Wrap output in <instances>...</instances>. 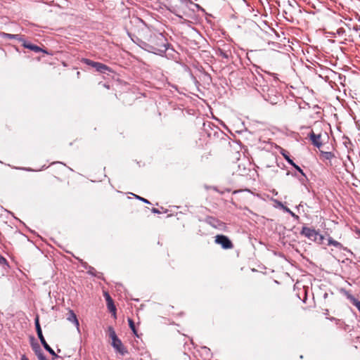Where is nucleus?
<instances>
[{
  "label": "nucleus",
  "instance_id": "1",
  "mask_svg": "<svg viewBox=\"0 0 360 360\" xmlns=\"http://www.w3.org/2000/svg\"><path fill=\"white\" fill-rule=\"evenodd\" d=\"M249 82L252 84L255 89L259 92L263 98L266 101H271V103L274 102V100L271 101L270 94H273L276 89L272 87L270 88L266 81L264 79L262 74L259 72L258 67H255L254 70H251L250 73L248 76Z\"/></svg>",
  "mask_w": 360,
  "mask_h": 360
},
{
  "label": "nucleus",
  "instance_id": "5",
  "mask_svg": "<svg viewBox=\"0 0 360 360\" xmlns=\"http://www.w3.org/2000/svg\"><path fill=\"white\" fill-rule=\"evenodd\" d=\"M109 336L112 340V346L113 348L122 355L127 353V349L123 345L122 341L117 338L115 330L112 327L108 328Z\"/></svg>",
  "mask_w": 360,
  "mask_h": 360
},
{
  "label": "nucleus",
  "instance_id": "23",
  "mask_svg": "<svg viewBox=\"0 0 360 360\" xmlns=\"http://www.w3.org/2000/svg\"><path fill=\"white\" fill-rule=\"evenodd\" d=\"M96 269L92 266L88 267V271L87 273L91 276H96Z\"/></svg>",
  "mask_w": 360,
  "mask_h": 360
},
{
  "label": "nucleus",
  "instance_id": "33",
  "mask_svg": "<svg viewBox=\"0 0 360 360\" xmlns=\"http://www.w3.org/2000/svg\"><path fill=\"white\" fill-rule=\"evenodd\" d=\"M21 360H29L25 355H22L21 357Z\"/></svg>",
  "mask_w": 360,
  "mask_h": 360
},
{
  "label": "nucleus",
  "instance_id": "18",
  "mask_svg": "<svg viewBox=\"0 0 360 360\" xmlns=\"http://www.w3.org/2000/svg\"><path fill=\"white\" fill-rule=\"evenodd\" d=\"M128 322H129V328H131V330H132L134 334L135 335L138 336L137 331L136 330L135 325H134V323L133 320L131 319H128Z\"/></svg>",
  "mask_w": 360,
  "mask_h": 360
},
{
  "label": "nucleus",
  "instance_id": "20",
  "mask_svg": "<svg viewBox=\"0 0 360 360\" xmlns=\"http://www.w3.org/2000/svg\"><path fill=\"white\" fill-rule=\"evenodd\" d=\"M279 205H281L283 207V210L286 212L289 213L292 217H294L295 219L299 218V217L296 215L294 212H292L289 208H288L287 207H284L281 202H279Z\"/></svg>",
  "mask_w": 360,
  "mask_h": 360
},
{
  "label": "nucleus",
  "instance_id": "31",
  "mask_svg": "<svg viewBox=\"0 0 360 360\" xmlns=\"http://www.w3.org/2000/svg\"><path fill=\"white\" fill-rule=\"evenodd\" d=\"M34 353H35V354L37 356V355H39V354H42L43 352H42V351H41V348H39V349H38L37 350H35V351H34Z\"/></svg>",
  "mask_w": 360,
  "mask_h": 360
},
{
  "label": "nucleus",
  "instance_id": "25",
  "mask_svg": "<svg viewBox=\"0 0 360 360\" xmlns=\"http://www.w3.org/2000/svg\"><path fill=\"white\" fill-rule=\"evenodd\" d=\"M136 198L140 200H141L142 202H145V203H147V204H150V202L147 200V199H145L142 197H140L139 195H135Z\"/></svg>",
  "mask_w": 360,
  "mask_h": 360
},
{
  "label": "nucleus",
  "instance_id": "26",
  "mask_svg": "<svg viewBox=\"0 0 360 360\" xmlns=\"http://www.w3.org/2000/svg\"><path fill=\"white\" fill-rule=\"evenodd\" d=\"M39 360H48L44 353L37 356Z\"/></svg>",
  "mask_w": 360,
  "mask_h": 360
},
{
  "label": "nucleus",
  "instance_id": "8",
  "mask_svg": "<svg viewBox=\"0 0 360 360\" xmlns=\"http://www.w3.org/2000/svg\"><path fill=\"white\" fill-rule=\"evenodd\" d=\"M227 49L218 48L216 54L221 58L229 60L232 58V52L229 46H226Z\"/></svg>",
  "mask_w": 360,
  "mask_h": 360
},
{
  "label": "nucleus",
  "instance_id": "12",
  "mask_svg": "<svg viewBox=\"0 0 360 360\" xmlns=\"http://www.w3.org/2000/svg\"><path fill=\"white\" fill-rule=\"evenodd\" d=\"M320 155L323 160L330 161L333 158H335V155L332 152H326L323 150L320 151Z\"/></svg>",
  "mask_w": 360,
  "mask_h": 360
},
{
  "label": "nucleus",
  "instance_id": "10",
  "mask_svg": "<svg viewBox=\"0 0 360 360\" xmlns=\"http://www.w3.org/2000/svg\"><path fill=\"white\" fill-rule=\"evenodd\" d=\"M22 46L26 48V49H28L31 51H33L36 53H39V52H44L46 53V51L44 50H43L41 48H40L39 46H37V45H34V44H32L31 43H28L25 41L23 40V44H22Z\"/></svg>",
  "mask_w": 360,
  "mask_h": 360
},
{
  "label": "nucleus",
  "instance_id": "29",
  "mask_svg": "<svg viewBox=\"0 0 360 360\" xmlns=\"http://www.w3.org/2000/svg\"><path fill=\"white\" fill-rule=\"evenodd\" d=\"M345 32L344 28H339L337 30V33L339 34V35H342Z\"/></svg>",
  "mask_w": 360,
  "mask_h": 360
},
{
  "label": "nucleus",
  "instance_id": "16",
  "mask_svg": "<svg viewBox=\"0 0 360 360\" xmlns=\"http://www.w3.org/2000/svg\"><path fill=\"white\" fill-rule=\"evenodd\" d=\"M328 245H333V246H334V247H335V248H337L338 249H342L343 248L342 245L340 242H338L337 240H335L331 237H329L328 238Z\"/></svg>",
  "mask_w": 360,
  "mask_h": 360
},
{
  "label": "nucleus",
  "instance_id": "24",
  "mask_svg": "<svg viewBox=\"0 0 360 360\" xmlns=\"http://www.w3.org/2000/svg\"><path fill=\"white\" fill-rule=\"evenodd\" d=\"M0 264L6 265L8 266V262L6 259L0 255Z\"/></svg>",
  "mask_w": 360,
  "mask_h": 360
},
{
  "label": "nucleus",
  "instance_id": "19",
  "mask_svg": "<svg viewBox=\"0 0 360 360\" xmlns=\"http://www.w3.org/2000/svg\"><path fill=\"white\" fill-rule=\"evenodd\" d=\"M298 172L300 173L301 176H304V179H305L306 178V174H304V172H303V170L298 166L297 165L295 162H293L292 165H291Z\"/></svg>",
  "mask_w": 360,
  "mask_h": 360
},
{
  "label": "nucleus",
  "instance_id": "22",
  "mask_svg": "<svg viewBox=\"0 0 360 360\" xmlns=\"http://www.w3.org/2000/svg\"><path fill=\"white\" fill-rule=\"evenodd\" d=\"M83 62L85 64H86L88 65H90V66H91L93 68L95 66V64L96 63V62H94V61H93V60H91L90 59H88V58H84L83 59Z\"/></svg>",
  "mask_w": 360,
  "mask_h": 360
},
{
  "label": "nucleus",
  "instance_id": "30",
  "mask_svg": "<svg viewBox=\"0 0 360 360\" xmlns=\"http://www.w3.org/2000/svg\"><path fill=\"white\" fill-rule=\"evenodd\" d=\"M104 296H105L106 302L108 301V299L111 298L110 295L107 292H104Z\"/></svg>",
  "mask_w": 360,
  "mask_h": 360
},
{
  "label": "nucleus",
  "instance_id": "9",
  "mask_svg": "<svg viewBox=\"0 0 360 360\" xmlns=\"http://www.w3.org/2000/svg\"><path fill=\"white\" fill-rule=\"evenodd\" d=\"M67 319L70 322H72L76 326L77 329L79 330V321L77 318L76 314H75V312L72 310L69 311Z\"/></svg>",
  "mask_w": 360,
  "mask_h": 360
},
{
  "label": "nucleus",
  "instance_id": "4",
  "mask_svg": "<svg viewBox=\"0 0 360 360\" xmlns=\"http://www.w3.org/2000/svg\"><path fill=\"white\" fill-rule=\"evenodd\" d=\"M300 234L305 236L308 239L321 244L323 241L324 236L316 231L314 229H311L307 226H303Z\"/></svg>",
  "mask_w": 360,
  "mask_h": 360
},
{
  "label": "nucleus",
  "instance_id": "15",
  "mask_svg": "<svg viewBox=\"0 0 360 360\" xmlns=\"http://www.w3.org/2000/svg\"><path fill=\"white\" fill-rule=\"evenodd\" d=\"M98 72L105 73L108 70V67L103 63L96 62L94 67Z\"/></svg>",
  "mask_w": 360,
  "mask_h": 360
},
{
  "label": "nucleus",
  "instance_id": "32",
  "mask_svg": "<svg viewBox=\"0 0 360 360\" xmlns=\"http://www.w3.org/2000/svg\"><path fill=\"white\" fill-rule=\"evenodd\" d=\"M152 212L159 214L160 211L158 209H156V208H153L152 209Z\"/></svg>",
  "mask_w": 360,
  "mask_h": 360
},
{
  "label": "nucleus",
  "instance_id": "2",
  "mask_svg": "<svg viewBox=\"0 0 360 360\" xmlns=\"http://www.w3.org/2000/svg\"><path fill=\"white\" fill-rule=\"evenodd\" d=\"M168 42L165 37L161 34L151 35L148 44V51L155 54L165 53L168 49Z\"/></svg>",
  "mask_w": 360,
  "mask_h": 360
},
{
  "label": "nucleus",
  "instance_id": "17",
  "mask_svg": "<svg viewBox=\"0 0 360 360\" xmlns=\"http://www.w3.org/2000/svg\"><path fill=\"white\" fill-rule=\"evenodd\" d=\"M281 154L283 156V158H285V160L291 165L294 162L293 160L290 158L289 155H288V152L286 151L285 149L283 148H281V151H280Z\"/></svg>",
  "mask_w": 360,
  "mask_h": 360
},
{
  "label": "nucleus",
  "instance_id": "13",
  "mask_svg": "<svg viewBox=\"0 0 360 360\" xmlns=\"http://www.w3.org/2000/svg\"><path fill=\"white\" fill-rule=\"evenodd\" d=\"M107 303V307L108 310L114 315V316H116V307L114 304L113 300L112 298L108 299Z\"/></svg>",
  "mask_w": 360,
  "mask_h": 360
},
{
  "label": "nucleus",
  "instance_id": "14",
  "mask_svg": "<svg viewBox=\"0 0 360 360\" xmlns=\"http://www.w3.org/2000/svg\"><path fill=\"white\" fill-rule=\"evenodd\" d=\"M1 35L3 36V37L4 39H17L18 41H23L19 34H8V33L3 32L1 34Z\"/></svg>",
  "mask_w": 360,
  "mask_h": 360
},
{
  "label": "nucleus",
  "instance_id": "6",
  "mask_svg": "<svg viewBox=\"0 0 360 360\" xmlns=\"http://www.w3.org/2000/svg\"><path fill=\"white\" fill-rule=\"evenodd\" d=\"M215 243L221 246L224 249H231L233 245L231 240L224 235H217L215 236Z\"/></svg>",
  "mask_w": 360,
  "mask_h": 360
},
{
  "label": "nucleus",
  "instance_id": "11",
  "mask_svg": "<svg viewBox=\"0 0 360 360\" xmlns=\"http://www.w3.org/2000/svg\"><path fill=\"white\" fill-rule=\"evenodd\" d=\"M205 221L214 228H218L222 224V223L219 219L213 217H207L205 219Z\"/></svg>",
  "mask_w": 360,
  "mask_h": 360
},
{
  "label": "nucleus",
  "instance_id": "28",
  "mask_svg": "<svg viewBox=\"0 0 360 360\" xmlns=\"http://www.w3.org/2000/svg\"><path fill=\"white\" fill-rule=\"evenodd\" d=\"M299 180L300 181L302 184H304L306 181H308V179L307 177L306 176L305 179H304V176H302L300 178H299Z\"/></svg>",
  "mask_w": 360,
  "mask_h": 360
},
{
  "label": "nucleus",
  "instance_id": "7",
  "mask_svg": "<svg viewBox=\"0 0 360 360\" xmlns=\"http://www.w3.org/2000/svg\"><path fill=\"white\" fill-rule=\"evenodd\" d=\"M309 136L311 141V143L314 146L317 147L318 148H320L323 146V143L321 140V134H316L311 130V131L309 133Z\"/></svg>",
  "mask_w": 360,
  "mask_h": 360
},
{
  "label": "nucleus",
  "instance_id": "3",
  "mask_svg": "<svg viewBox=\"0 0 360 360\" xmlns=\"http://www.w3.org/2000/svg\"><path fill=\"white\" fill-rule=\"evenodd\" d=\"M34 324L36 328V331L37 333V336L43 345L44 348L50 354H51L53 358H58V356L55 353V352L53 350V349L47 344V340H45L44 335L42 334V330L39 324V316L37 315L34 319Z\"/></svg>",
  "mask_w": 360,
  "mask_h": 360
},
{
  "label": "nucleus",
  "instance_id": "27",
  "mask_svg": "<svg viewBox=\"0 0 360 360\" xmlns=\"http://www.w3.org/2000/svg\"><path fill=\"white\" fill-rule=\"evenodd\" d=\"M32 349L34 352L35 350H37L38 349H39L40 346L37 343H35V344H32Z\"/></svg>",
  "mask_w": 360,
  "mask_h": 360
},
{
  "label": "nucleus",
  "instance_id": "21",
  "mask_svg": "<svg viewBox=\"0 0 360 360\" xmlns=\"http://www.w3.org/2000/svg\"><path fill=\"white\" fill-rule=\"evenodd\" d=\"M351 301L352 302V304L358 309V310L360 311V301L354 298V297H349Z\"/></svg>",
  "mask_w": 360,
  "mask_h": 360
}]
</instances>
